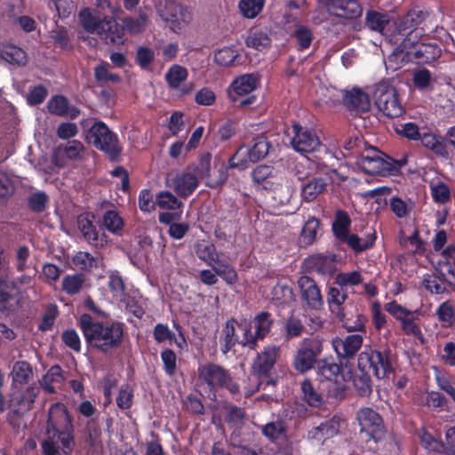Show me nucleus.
Segmentation results:
<instances>
[{
  "instance_id": "obj_1",
  "label": "nucleus",
  "mask_w": 455,
  "mask_h": 455,
  "mask_svg": "<svg viewBox=\"0 0 455 455\" xmlns=\"http://www.w3.org/2000/svg\"><path fill=\"white\" fill-rule=\"evenodd\" d=\"M78 19L85 32L97 34L102 40L112 44L123 43L124 31L132 35L142 33L149 21L148 12L140 11L138 18H124L120 27L113 17H100L89 8L81 10Z\"/></svg>"
},
{
  "instance_id": "obj_2",
  "label": "nucleus",
  "mask_w": 455,
  "mask_h": 455,
  "mask_svg": "<svg viewBox=\"0 0 455 455\" xmlns=\"http://www.w3.org/2000/svg\"><path fill=\"white\" fill-rule=\"evenodd\" d=\"M72 424L66 407L61 403H55L49 410L46 436L42 442L43 451L45 455H56L60 446L53 442L58 434V439L62 443L61 448L65 454H68L73 448L71 436Z\"/></svg>"
},
{
  "instance_id": "obj_3",
  "label": "nucleus",
  "mask_w": 455,
  "mask_h": 455,
  "mask_svg": "<svg viewBox=\"0 0 455 455\" xmlns=\"http://www.w3.org/2000/svg\"><path fill=\"white\" fill-rule=\"evenodd\" d=\"M80 327L86 341L102 351L116 347L122 341L123 328L119 323L104 324L93 322L91 315L84 314L80 317Z\"/></svg>"
},
{
  "instance_id": "obj_4",
  "label": "nucleus",
  "mask_w": 455,
  "mask_h": 455,
  "mask_svg": "<svg viewBox=\"0 0 455 455\" xmlns=\"http://www.w3.org/2000/svg\"><path fill=\"white\" fill-rule=\"evenodd\" d=\"M427 13L418 8L410 10L395 24V30L388 40L393 44L402 46H415L424 34L419 25L425 20Z\"/></svg>"
},
{
  "instance_id": "obj_5",
  "label": "nucleus",
  "mask_w": 455,
  "mask_h": 455,
  "mask_svg": "<svg viewBox=\"0 0 455 455\" xmlns=\"http://www.w3.org/2000/svg\"><path fill=\"white\" fill-rule=\"evenodd\" d=\"M358 366L364 375L358 380L355 379V386L358 387L362 395L371 393V386L369 377L371 371L379 379H384L391 371L387 355L379 351H363L358 356Z\"/></svg>"
},
{
  "instance_id": "obj_6",
  "label": "nucleus",
  "mask_w": 455,
  "mask_h": 455,
  "mask_svg": "<svg viewBox=\"0 0 455 455\" xmlns=\"http://www.w3.org/2000/svg\"><path fill=\"white\" fill-rule=\"evenodd\" d=\"M210 163L211 156L209 155L204 156L198 167L177 173L167 180L168 186L176 191L180 196L188 197L198 187V176L202 179L209 176Z\"/></svg>"
},
{
  "instance_id": "obj_7",
  "label": "nucleus",
  "mask_w": 455,
  "mask_h": 455,
  "mask_svg": "<svg viewBox=\"0 0 455 455\" xmlns=\"http://www.w3.org/2000/svg\"><path fill=\"white\" fill-rule=\"evenodd\" d=\"M252 180L259 188L273 191L282 203L288 201L292 194L289 182L271 166H257L252 172Z\"/></svg>"
},
{
  "instance_id": "obj_8",
  "label": "nucleus",
  "mask_w": 455,
  "mask_h": 455,
  "mask_svg": "<svg viewBox=\"0 0 455 455\" xmlns=\"http://www.w3.org/2000/svg\"><path fill=\"white\" fill-rule=\"evenodd\" d=\"M221 351L229 352L236 344L243 347H254V336L251 324L246 320L241 322L235 319L228 320L221 331Z\"/></svg>"
},
{
  "instance_id": "obj_9",
  "label": "nucleus",
  "mask_w": 455,
  "mask_h": 455,
  "mask_svg": "<svg viewBox=\"0 0 455 455\" xmlns=\"http://www.w3.org/2000/svg\"><path fill=\"white\" fill-rule=\"evenodd\" d=\"M355 164L365 173L372 175H393L398 172L397 164L375 148L362 152Z\"/></svg>"
},
{
  "instance_id": "obj_10",
  "label": "nucleus",
  "mask_w": 455,
  "mask_h": 455,
  "mask_svg": "<svg viewBox=\"0 0 455 455\" xmlns=\"http://www.w3.org/2000/svg\"><path fill=\"white\" fill-rule=\"evenodd\" d=\"M373 98L378 109L387 117H398L404 111L396 89L387 80L375 85Z\"/></svg>"
},
{
  "instance_id": "obj_11",
  "label": "nucleus",
  "mask_w": 455,
  "mask_h": 455,
  "mask_svg": "<svg viewBox=\"0 0 455 455\" xmlns=\"http://www.w3.org/2000/svg\"><path fill=\"white\" fill-rule=\"evenodd\" d=\"M158 13L170 30L176 34L183 33L193 16L191 11L181 4L172 1H167L164 6L158 9Z\"/></svg>"
},
{
  "instance_id": "obj_12",
  "label": "nucleus",
  "mask_w": 455,
  "mask_h": 455,
  "mask_svg": "<svg viewBox=\"0 0 455 455\" xmlns=\"http://www.w3.org/2000/svg\"><path fill=\"white\" fill-rule=\"evenodd\" d=\"M323 349V341L320 339H303L293 358L292 364L294 369L300 373L311 370L315 363L316 358L322 354Z\"/></svg>"
},
{
  "instance_id": "obj_13",
  "label": "nucleus",
  "mask_w": 455,
  "mask_h": 455,
  "mask_svg": "<svg viewBox=\"0 0 455 455\" xmlns=\"http://www.w3.org/2000/svg\"><path fill=\"white\" fill-rule=\"evenodd\" d=\"M87 138L97 148L106 152L111 158L118 156L120 147L117 138L104 123H95L90 128Z\"/></svg>"
},
{
  "instance_id": "obj_14",
  "label": "nucleus",
  "mask_w": 455,
  "mask_h": 455,
  "mask_svg": "<svg viewBox=\"0 0 455 455\" xmlns=\"http://www.w3.org/2000/svg\"><path fill=\"white\" fill-rule=\"evenodd\" d=\"M328 92L332 103L341 97L344 105L350 110H354L355 112H367L371 108L369 94L358 87H354L351 90L347 91H339L332 88L328 90Z\"/></svg>"
},
{
  "instance_id": "obj_15",
  "label": "nucleus",
  "mask_w": 455,
  "mask_h": 455,
  "mask_svg": "<svg viewBox=\"0 0 455 455\" xmlns=\"http://www.w3.org/2000/svg\"><path fill=\"white\" fill-rule=\"evenodd\" d=\"M199 377L211 387H226L231 393H236L238 386L228 372L216 364H205L198 368Z\"/></svg>"
},
{
  "instance_id": "obj_16",
  "label": "nucleus",
  "mask_w": 455,
  "mask_h": 455,
  "mask_svg": "<svg viewBox=\"0 0 455 455\" xmlns=\"http://www.w3.org/2000/svg\"><path fill=\"white\" fill-rule=\"evenodd\" d=\"M292 132L294 135L291 143L297 152L307 154L315 152L320 148V140L313 130L295 124L292 125Z\"/></svg>"
},
{
  "instance_id": "obj_17",
  "label": "nucleus",
  "mask_w": 455,
  "mask_h": 455,
  "mask_svg": "<svg viewBox=\"0 0 455 455\" xmlns=\"http://www.w3.org/2000/svg\"><path fill=\"white\" fill-rule=\"evenodd\" d=\"M340 419L338 417L322 423L313 427L307 433V439L312 445L321 446L325 444L330 439L336 436L339 431Z\"/></svg>"
},
{
  "instance_id": "obj_18",
  "label": "nucleus",
  "mask_w": 455,
  "mask_h": 455,
  "mask_svg": "<svg viewBox=\"0 0 455 455\" xmlns=\"http://www.w3.org/2000/svg\"><path fill=\"white\" fill-rule=\"evenodd\" d=\"M38 394V388L36 386H29L25 388L12 385L10 394V407L16 412L28 411Z\"/></svg>"
},
{
  "instance_id": "obj_19",
  "label": "nucleus",
  "mask_w": 455,
  "mask_h": 455,
  "mask_svg": "<svg viewBox=\"0 0 455 455\" xmlns=\"http://www.w3.org/2000/svg\"><path fill=\"white\" fill-rule=\"evenodd\" d=\"M188 76L186 68L175 64L167 70L164 77L171 89L177 91L180 95H188L195 90L193 83H185Z\"/></svg>"
},
{
  "instance_id": "obj_20",
  "label": "nucleus",
  "mask_w": 455,
  "mask_h": 455,
  "mask_svg": "<svg viewBox=\"0 0 455 455\" xmlns=\"http://www.w3.org/2000/svg\"><path fill=\"white\" fill-rule=\"evenodd\" d=\"M85 152L84 146L79 140H71L65 145H60L53 153V163L63 167L70 161L81 160Z\"/></svg>"
},
{
  "instance_id": "obj_21",
  "label": "nucleus",
  "mask_w": 455,
  "mask_h": 455,
  "mask_svg": "<svg viewBox=\"0 0 455 455\" xmlns=\"http://www.w3.org/2000/svg\"><path fill=\"white\" fill-rule=\"evenodd\" d=\"M278 354L279 347L275 346L265 347L253 362L251 377L257 379L267 377L275 363Z\"/></svg>"
},
{
  "instance_id": "obj_22",
  "label": "nucleus",
  "mask_w": 455,
  "mask_h": 455,
  "mask_svg": "<svg viewBox=\"0 0 455 455\" xmlns=\"http://www.w3.org/2000/svg\"><path fill=\"white\" fill-rule=\"evenodd\" d=\"M302 299L313 309H319L323 305L320 289L309 276L303 275L298 280Z\"/></svg>"
},
{
  "instance_id": "obj_23",
  "label": "nucleus",
  "mask_w": 455,
  "mask_h": 455,
  "mask_svg": "<svg viewBox=\"0 0 455 455\" xmlns=\"http://www.w3.org/2000/svg\"><path fill=\"white\" fill-rule=\"evenodd\" d=\"M357 420L362 432L374 437L382 432L383 421L378 412L371 408H362L357 412Z\"/></svg>"
},
{
  "instance_id": "obj_24",
  "label": "nucleus",
  "mask_w": 455,
  "mask_h": 455,
  "mask_svg": "<svg viewBox=\"0 0 455 455\" xmlns=\"http://www.w3.org/2000/svg\"><path fill=\"white\" fill-rule=\"evenodd\" d=\"M363 336L360 334L348 335L345 339L336 338L332 340V347L338 356H353L363 345Z\"/></svg>"
},
{
  "instance_id": "obj_25",
  "label": "nucleus",
  "mask_w": 455,
  "mask_h": 455,
  "mask_svg": "<svg viewBox=\"0 0 455 455\" xmlns=\"http://www.w3.org/2000/svg\"><path fill=\"white\" fill-rule=\"evenodd\" d=\"M258 84V79L255 76L246 74L237 77L233 81L228 95L233 102L238 101V97L246 95L253 92Z\"/></svg>"
},
{
  "instance_id": "obj_26",
  "label": "nucleus",
  "mask_w": 455,
  "mask_h": 455,
  "mask_svg": "<svg viewBox=\"0 0 455 455\" xmlns=\"http://www.w3.org/2000/svg\"><path fill=\"white\" fill-rule=\"evenodd\" d=\"M182 211L172 212H161L159 214V221L164 224H168L169 235L174 239H181L188 230V225L186 223H176L174 221L181 219Z\"/></svg>"
},
{
  "instance_id": "obj_27",
  "label": "nucleus",
  "mask_w": 455,
  "mask_h": 455,
  "mask_svg": "<svg viewBox=\"0 0 455 455\" xmlns=\"http://www.w3.org/2000/svg\"><path fill=\"white\" fill-rule=\"evenodd\" d=\"M78 227L84 238L91 244L94 246H103L107 243L105 235H99L96 228L87 216H80L78 218Z\"/></svg>"
},
{
  "instance_id": "obj_28",
  "label": "nucleus",
  "mask_w": 455,
  "mask_h": 455,
  "mask_svg": "<svg viewBox=\"0 0 455 455\" xmlns=\"http://www.w3.org/2000/svg\"><path fill=\"white\" fill-rule=\"evenodd\" d=\"M62 370L60 366L54 365L42 377L40 386L48 394H53L64 382Z\"/></svg>"
},
{
  "instance_id": "obj_29",
  "label": "nucleus",
  "mask_w": 455,
  "mask_h": 455,
  "mask_svg": "<svg viewBox=\"0 0 455 455\" xmlns=\"http://www.w3.org/2000/svg\"><path fill=\"white\" fill-rule=\"evenodd\" d=\"M441 49L435 44H419L414 52H411L412 60L419 63H430L441 56Z\"/></svg>"
},
{
  "instance_id": "obj_30",
  "label": "nucleus",
  "mask_w": 455,
  "mask_h": 455,
  "mask_svg": "<svg viewBox=\"0 0 455 455\" xmlns=\"http://www.w3.org/2000/svg\"><path fill=\"white\" fill-rule=\"evenodd\" d=\"M47 108L50 113L60 116H68L70 118H76L79 113L77 108L69 107L68 100L61 95L52 97L48 101Z\"/></svg>"
},
{
  "instance_id": "obj_31",
  "label": "nucleus",
  "mask_w": 455,
  "mask_h": 455,
  "mask_svg": "<svg viewBox=\"0 0 455 455\" xmlns=\"http://www.w3.org/2000/svg\"><path fill=\"white\" fill-rule=\"evenodd\" d=\"M396 47L394 52L388 56L386 66L387 68L396 70L401 68L405 63L412 60L411 52L410 51L413 46H402L395 44Z\"/></svg>"
},
{
  "instance_id": "obj_32",
  "label": "nucleus",
  "mask_w": 455,
  "mask_h": 455,
  "mask_svg": "<svg viewBox=\"0 0 455 455\" xmlns=\"http://www.w3.org/2000/svg\"><path fill=\"white\" fill-rule=\"evenodd\" d=\"M318 374L323 379L334 381L339 386L345 381L344 376L340 373L339 365L325 359L321 360L318 363Z\"/></svg>"
},
{
  "instance_id": "obj_33",
  "label": "nucleus",
  "mask_w": 455,
  "mask_h": 455,
  "mask_svg": "<svg viewBox=\"0 0 455 455\" xmlns=\"http://www.w3.org/2000/svg\"><path fill=\"white\" fill-rule=\"evenodd\" d=\"M385 310L400 323L401 329L418 313L417 310H409L395 300L387 303L385 305Z\"/></svg>"
},
{
  "instance_id": "obj_34",
  "label": "nucleus",
  "mask_w": 455,
  "mask_h": 455,
  "mask_svg": "<svg viewBox=\"0 0 455 455\" xmlns=\"http://www.w3.org/2000/svg\"><path fill=\"white\" fill-rule=\"evenodd\" d=\"M11 376L12 385L17 386L18 384H27L33 376L32 367L25 361H17L12 366Z\"/></svg>"
},
{
  "instance_id": "obj_35",
  "label": "nucleus",
  "mask_w": 455,
  "mask_h": 455,
  "mask_svg": "<svg viewBox=\"0 0 455 455\" xmlns=\"http://www.w3.org/2000/svg\"><path fill=\"white\" fill-rule=\"evenodd\" d=\"M0 58L11 64L19 66L27 62L25 52L12 44H5L0 47Z\"/></svg>"
},
{
  "instance_id": "obj_36",
  "label": "nucleus",
  "mask_w": 455,
  "mask_h": 455,
  "mask_svg": "<svg viewBox=\"0 0 455 455\" xmlns=\"http://www.w3.org/2000/svg\"><path fill=\"white\" fill-rule=\"evenodd\" d=\"M273 320L268 313L261 312L257 315L253 320L255 331L252 332L254 336V345L257 339H262L270 331Z\"/></svg>"
},
{
  "instance_id": "obj_37",
  "label": "nucleus",
  "mask_w": 455,
  "mask_h": 455,
  "mask_svg": "<svg viewBox=\"0 0 455 455\" xmlns=\"http://www.w3.org/2000/svg\"><path fill=\"white\" fill-rule=\"evenodd\" d=\"M20 307L19 297L16 294H11L6 291V285L0 283V311L9 315L16 311Z\"/></svg>"
},
{
  "instance_id": "obj_38",
  "label": "nucleus",
  "mask_w": 455,
  "mask_h": 455,
  "mask_svg": "<svg viewBox=\"0 0 455 455\" xmlns=\"http://www.w3.org/2000/svg\"><path fill=\"white\" fill-rule=\"evenodd\" d=\"M307 265L320 274H331L334 269V259L322 254L313 255L307 259Z\"/></svg>"
},
{
  "instance_id": "obj_39",
  "label": "nucleus",
  "mask_w": 455,
  "mask_h": 455,
  "mask_svg": "<svg viewBox=\"0 0 455 455\" xmlns=\"http://www.w3.org/2000/svg\"><path fill=\"white\" fill-rule=\"evenodd\" d=\"M156 204L162 210H169L173 212L182 211V202L180 201L170 191H160L156 196Z\"/></svg>"
},
{
  "instance_id": "obj_40",
  "label": "nucleus",
  "mask_w": 455,
  "mask_h": 455,
  "mask_svg": "<svg viewBox=\"0 0 455 455\" xmlns=\"http://www.w3.org/2000/svg\"><path fill=\"white\" fill-rule=\"evenodd\" d=\"M108 288L116 301L126 302L131 301L125 293L124 283L122 277L115 272L109 274Z\"/></svg>"
},
{
  "instance_id": "obj_41",
  "label": "nucleus",
  "mask_w": 455,
  "mask_h": 455,
  "mask_svg": "<svg viewBox=\"0 0 455 455\" xmlns=\"http://www.w3.org/2000/svg\"><path fill=\"white\" fill-rule=\"evenodd\" d=\"M326 188L323 179H313L302 187L301 196L303 200L311 202L315 200Z\"/></svg>"
},
{
  "instance_id": "obj_42",
  "label": "nucleus",
  "mask_w": 455,
  "mask_h": 455,
  "mask_svg": "<svg viewBox=\"0 0 455 455\" xmlns=\"http://www.w3.org/2000/svg\"><path fill=\"white\" fill-rule=\"evenodd\" d=\"M102 224L108 231L116 235L122 233L124 225L122 217L114 210L107 211L104 213Z\"/></svg>"
},
{
  "instance_id": "obj_43",
  "label": "nucleus",
  "mask_w": 455,
  "mask_h": 455,
  "mask_svg": "<svg viewBox=\"0 0 455 455\" xmlns=\"http://www.w3.org/2000/svg\"><path fill=\"white\" fill-rule=\"evenodd\" d=\"M429 187L431 196L435 203L445 204L450 201L451 190L447 184L436 179L430 182Z\"/></svg>"
},
{
  "instance_id": "obj_44",
  "label": "nucleus",
  "mask_w": 455,
  "mask_h": 455,
  "mask_svg": "<svg viewBox=\"0 0 455 455\" xmlns=\"http://www.w3.org/2000/svg\"><path fill=\"white\" fill-rule=\"evenodd\" d=\"M422 145L435 152L436 155L447 157L448 152L443 140L433 133H425L420 138Z\"/></svg>"
},
{
  "instance_id": "obj_45",
  "label": "nucleus",
  "mask_w": 455,
  "mask_h": 455,
  "mask_svg": "<svg viewBox=\"0 0 455 455\" xmlns=\"http://www.w3.org/2000/svg\"><path fill=\"white\" fill-rule=\"evenodd\" d=\"M435 315L443 327H451L455 322V309L449 301H444L438 306Z\"/></svg>"
},
{
  "instance_id": "obj_46",
  "label": "nucleus",
  "mask_w": 455,
  "mask_h": 455,
  "mask_svg": "<svg viewBox=\"0 0 455 455\" xmlns=\"http://www.w3.org/2000/svg\"><path fill=\"white\" fill-rule=\"evenodd\" d=\"M363 278L360 271L341 272L336 275L335 283L340 288H349L360 284Z\"/></svg>"
},
{
  "instance_id": "obj_47",
  "label": "nucleus",
  "mask_w": 455,
  "mask_h": 455,
  "mask_svg": "<svg viewBox=\"0 0 455 455\" xmlns=\"http://www.w3.org/2000/svg\"><path fill=\"white\" fill-rule=\"evenodd\" d=\"M197 256L205 261L212 267L219 261V255L216 248L210 243H199L196 249Z\"/></svg>"
},
{
  "instance_id": "obj_48",
  "label": "nucleus",
  "mask_w": 455,
  "mask_h": 455,
  "mask_svg": "<svg viewBox=\"0 0 455 455\" xmlns=\"http://www.w3.org/2000/svg\"><path fill=\"white\" fill-rule=\"evenodd\" d=\"M318 230L319 221L315 218H309L301 230L300 243L304 245L312 244L316 238Z\"/></svg>"
},
{
  "instance_id": "obj_49",
  "label": "nucleus",
  "mask_w": 455,
  "mask_h": 455,
  "mask_svg": "<svg viewBox=\"0 0 455 455\" xmlns=\"http://www.w3.org/2000/svg\"><path fill=\"white\" fill-rule=\"evenodd\" d=\"M389 204L392 212L398 218L408 217L414 207V204L411 200H403L398 196H393L390 199Z\"/></svg>"
},
{
  "instance_id": "obj_50",
  "label": "nucleus",
  "mask_w": 455,
  "mask_h": 455,
  "mask_svg": "<svg viewBox=\"0 0 455 455\" xmlns=\"http://www.w3.org/2000/svg\"><path fill=\"white\" fill-rule=\"evenodd\" d=\"M84 283V277L81 274L66 275L62 280V290L69 295L78 293Z\"/></svg>"
},
{
  "instance_id": "obj_51",
  "label": "nucleus",
  "mask_w": 455,
  "mask_h": 455,
  "mask_svg": "<svg viewBox=\"0 0 455 455\" xmlns=\"http://www.w3.org/2000/svg\"><path fill=\"white\" fill-rule=\"evenodd\" d=\"M264 4L265 0H241L239 9L243 16L253 19L262 11Z\"/></svg>"
},
{
  "instance_id": "obj_52",
  "label": "nucleus",
  "mask_w": 455,
  "mask_h": 455,
  "mask_svg": "<svg viewBox=\"0 0 455 455\" xmlns=\"http://www.w3.org/2000/svg\"><path fill=\"white\" fill-rule=\"evenodd\" d=\"M250 156L251 153L249 147L241 146L235 154L230 158L229 166L231 168H237L240 170L248 168L250 163H252Z\"/></svg>"
},
{
  "instance_id": "obj_53",
  "label": "nucleus",
  "mask_w": 455,
  "mask_h": 455,
  "mask_svg": "<svg viewBox=\"0 0 455 455\" xmlns=\"http://www.w3.org/2000/svg\"><path fill=\"white\" fill-rule=\"evenodd\" d=\"M272 300L279 305L294 301L292 289L287 285L276 284L272 290Z\"/></svg>"
},
{
  "instance_id": "obj_54",
  "label": "nucleus",
  "mask_w": 455,
  "mask_h": 455,
  "mask_svg": "<svg viewBox=\"0 0 455 455\" xmlns=\"http://www.w3.org/2000/svg\"><path fill=\"white\" fill-rule=\"evenodd\" d=\"M270 37L264 31H255L246 38L247 46L252 47L258 51L267 49L270 45Z\"/></svg>"
},
{
  "instance_id": "obj_55",
  "label": "nucleus",
  "mask_w": 455,
  "mask_h": 455,
  "mask_svg": "<svg viewBox=\"0 0 455 455\" xmlns=\"http://www.w3.org/2000/svg\"><path fill=\"white\" fill-rule=\"evenodd\" d=\"M350 226V219L348 215L344 212H339L336 214L335 220L332 224V230L336 237L339 240L345 237L348 234V228Z\"/></svg>"
},
{
  "instance_id": "obj_56",
  "label": "nucleus",
  "mask_w": 455,
  "mask_h": 455,
  "mask_svg": "<svg viewBox=\"0 0 455 455\" xmlns=\"http://www.w3.org/2000/svg\"><path fill=\"white\" fill-rule=\"evenodd\" d=\"M212 268L228 284H234L237 282V274L229 264L219 260Z\"/></svg>"
},
{
  "instance_id": "obj_57",
  "label": "nucleus",
  "mask_w": 455,
  "mask_h": 455,
  "mask_svg": "<svg viewBox=\"0 0 455 455\" xmlns=\"http://www.w3.org/2000/svg\"><path fill=\"white\" fill-rule=\"evenodd\" d=\"M73 264L81 270H91L97 267L98 259L85 251L77 252L73 258Z\"/></svg>"
},
{
  "instance_id": "obj_58",
  "label": "nucleus",
  "mask_w": 455,
  "mask_h": 455,
  "mask_svg": "<svg viewBox=\"0 0 455 455\" xmlns=\"http://www.w3.org/2000/svg\"><path fill=\"white\" fill-rule=\"evenodd\" d=\"M349 245L355 251H362L371 247L373 244L375 240V236H371L367 240H363L359 238L356 235L354 234H347L345 237L340 239Z\"/></svg>"
},
{
  "instance_id": "obj_59",
  "label": "nucleus",
  "mask_w": 455,
  "mask_h": 455,
  "mask_svg": "<svg viewBox=\"0 0 455 455\" xmlns=\"http://www.w3.org/2000/svg\"><path fill=\"white\" fill-rule=\"evenodd\" d=\"M237 51L233 47H224L215 52L214 60L218 65L228 67L238 57Z\"/></svg>"
},
{
  "instance_id": "obj_60",
  "label": "nucleus",
  "mask_w": 455,
  "mask_h": 455,
  "mask_svg": "<svg viewBox=\"0 0 455 455\" xmlns=\"http://www.w3.org/2000/svg\"><path fill=\"white\" fill-rule=\"evenodd\" d=\"M251 162H257L264 158L269 150V144L264 138L256 139L253 146L249 148Z\"/></svg>"
},
{
  "instance_id": "obj_61",
  "label": "nucleus",
  "mask_w": 455,
  "mask_h": 455,
  "mask_svg": "<svg viewBox=\"0 0 455 455\" xmlns=\"http://www.w3.org/2000/svg\"><path fill=\"white\" fill-rule=\"evenodd\" d=\"M301 390H302L304 400L310 406L316 407L321 404L322 397L317 392H315V390L314 389V387L309 380L305 379L301 383Z\"/></svg>"
},
{
  "instance_id": "obj_62",
  "label": "nucleus",
  "mask_w": 455,
  "mask_h": 455,
  "mask_svg": "<svg viewBox=\"0 0 455 455\" xmlns=\"http://www.w3.org/2000/svg\"><path fill=\"white\" fill-rule=\"evenodd\" d=\"M368 27L379 32L383 33L386 25L388 23V18L386 14L371 12L367 13Z\"/></svg>"
},
{
  "instance_id": "obj_63",
  "label": "nucleus",
  "mask_w": 455,
  "mask_h": 455,
  "mask_svg": "<svg viewBox=\"0 0 455 455\" xmlns=\"http://www.w3.org/2000/svg\"><path fill=\"white\" fill-rule=\"evenodd\" d=\"M138 201L140 210L144 212H151L156 206V198L148 189H142L140 192Z\"/></svg>"
},
{
  "instance_id": "obj_64",
  "label": "nucleus",
  "mask_w": 455,
  "mask_h": 455,
  "mask_svg": "<svg viewBox=\"0 0 455 455\" xmlns=\"http://www.w3.org/2000/svg\"><path fill=\"white\" fill-rule=\"evenodd\" d=\"M423 284L431 293L440 294L445 291L443 280L436 275H427L424 277Z\"/></svg>"
}]
</instances>
